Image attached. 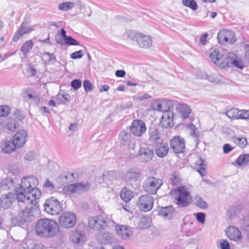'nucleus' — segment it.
I'll use <instances>...</instances> for the list:
<instances>
[{
	"instance_id": "f257e3e1",
	"label": "nucleus",
	"mask_w": 249,
	"mask_h": 249,
	"mask_svg": "<svg viewBox=\"0 0 249 249\" xmlns=\"http://www.w3.org/2000/svg\"><path fill=\"white\" fill-rule=\"evenodd\" d=\"M210 57L214 64L222 69L230 67L231 65L241 69L244 67L242 62L232 53H229L226 56H224L223 53L218 52L215 49L211 52Z\"/></svg>"
},
{
	"instance_id": "f03ea898",
	"label": "nucleus",
	"mask_w": 249,
	"mask_h": 249,
	"mask_svg": "<svg viewBox=\"0 0 249 249\" xmlns=\"http://www.w3.org/2000/svg\"><path fill=\"white\" fill-rule=\"evenodd\" d=\"M38 184L37 178L34 176L25 177L21 179L20 188L28 192L27 201L28 203L36 205V200L41 196V191L36 188Z\"/></svg>"
},
{
	"instance_id": "7ed1b4c3",
	"label": "nucleus",
	"mask_w": 249,
	"mask_h": 249,
	"mask_svg": "<svg viewBox=\"0 0 249 249\" xmlns=\"http://www.w3.org/2000/svg\"><path fill=\"white\" fill-rule=\"evenodd\" d=\"M35 231L40 237H52L58 232L59 227L54 220L42 218L37 222L35 227Z\"/></svg>"
},
{
	"instance_id": "20e7f679",
	"label": "nucleus",
	"mask_w": 249,
	"mask_h": 249,
	"mask_svg": "<svg viewBox=\"0 0 249 249\" xmlns=\"http://www.w3.org/2000/svg\"><path fill=\"white\" fill-rule=\"evenodd\" d=\"M88 226L90 229L96 231L105 230L108 226L107 217L104 214L90 217L89 218Z\"/></svg>"
},
{
	"instance_id": "39448f33",
	"label": "nucleus",
	"mask_w": 249,
	"mask_h": 249,
	"mask_svg": "<svg viewBox=\"0 0 249 249\" xmlns=\"http://www.w3.org/2000/svg\"><path fill=\"white\" fill-rule=\"evenodd\" d=\"M174 193L175 200L178 206L185 207L191 203L192 198L190 193L186 187L179 186L175 190Z\"/></svg>"
},
{
	"instance_id": "423d86ee",
	"label": "nucleus",
	"mask_w": 249,
	"mask_h": 249,
	"mask_svg": "<svg viewBox=\"0 0 249 249\" xmlns=\"http://www.w3.org/2000/svg\"><path fill=\"white\" fill-rule=\"evenodd\" d=\"M44 207L45 211L52 215H57L63 210V205L53 197L46 200Z\"/></svg>"
},
{
	"instance_id": "0eeeda50",
	"label": "nucleus",
	"mask_w": 249,
	"mask_h": 249,
	"mask_svg": "<svg viewBox=\"0 0 249 249\" xmlns=\"http://www.w3.org/2000/svg\"><path fill=\"white\" fill-rule=\"evenodd\" d=\"M127 35L129 38L137 41L138 45L142 48H147L152 45V39L149 36L143 35L135 31L128 32Z\"/></svg>"
},
{
	"instance_id": "6e6552de",
	"label": "nucleus",
	"mask_w": 249,
	"mask_h": 249,
	"mask_svg": "<svg viewBox=\"0 0 249 249\" xmlns=\"http://www.w3.org/2000/svg\"><path fill=\"white\" fill-rule=\"evenodd\" d=\"M162 181L154 177L147 178L144 181L143 188L148 193L155 194L162 185Z\"/></svg>"
},
{
	"instance_id": "1a4fd4ad",
	"label": "nucleus",
	"mask_w": 249,
	"mask_h": 249,
	"mask_svg": "<svg viewBox=\"0 0 249 249\" xmlns=\"http://www.w3.org/2000/svg\"><path fill=\"white\" fill-rule=\"evenodd\" d=\"M175 103L174 101L157 99L151 104V107L153 110L163 113L167 110H171L174 108Z\"/></svg>"
},
{
	"instance_id": "9d476101",
	"label": "nucleus",
	"mask_w": 249,
	"mask_h": 249,
	"mask_svg": "<svg viewBox=\"0 0 249 249\" xmlns=\"http://www.w3.org/2000/svg\"><path fill=\"white\" fill-rule=\"evenodd\" d=\"M90 184L89 183H75L71 184L65 186L62 190L63 193L66 195H71L74 193H80L87 191L89 188Z\"/></svg>"
},
{
	"instance_id": "9b49d317",
	"label": "nucleus",
	"mask_w": 249,
	"mask_h": 249,
	"mask_svg": "<svg viewBox=\"0 0 249 249\" xmlns=\"http://www.w3.org/2000/svg\"><path fill=\"white\" fill-rule=\"evenodd\" d=\"M75 214L71 212H65L62 213L59 220L60 225L65 228H71L76 223Z\"/></svg>"
},
{
	"instance_id": "f8f14e48",
	"label": "nucleus",
	"mask_w": 249,
	"mask_h": 249,
	"mask_svg": "<svg viewBox=\"0 0 249 249\" xmlns=\"http://www.w3.org/2000/svg\"><path fill=\"white\" fill-rule=\"evenodd\" d=\"M154 199L149 195H142L139 197L137 205L139 209L144 212L150 211L153 205Z\"/></svg>"
},
{
	"instance_id": "ddd939ff",
	"label": "nucleus",
	"mask_w": 249,
	"mask_h": 249,
	"mask_svg": "<svg viewBox=\"0 0 249 249\" xmlns=\"http://www.w3.org/2000/svg\"><path fill=\"white\" fill-rule=\"evenodd\" d=\"M137 156L142 162H148L152 160L154 156L153 149L147 145L141 146Z\"/></svg>"
},
{
	"instance_id": "4468645a",
	"label": "nucleus",
	"mask_w": 249,
	"mask_h": 249,
	"mask_svg": "<svg viewBox=\"0 0 249 249\" xmlns=\"http://www.w3.org/2000/svg\"><path fill=\"white\" fill-rule=\"evenodd\" d=\"M217 39L221 44H232L236 41L234 32L227 30L221 31L217 35Z\"/></svg>"
},
{
	"instance_id": "2eb2a0df",
	"label": "nucleus",
	"mask_w": 249,
	"mask_h": 249,
	"mask_svg": "<svg viewBox=\"0 0 249 249\" xmlns=\"http://www.w3.org/2000/svg\"><path fill=\"white\" fill-rule=\"evenodd\" d=\"M27 132L24 129L17 131L13 137V142L18 149L22 147L27 140Z\"/></svg>"
},
{
	"instance_id": "dca6fc26",
	"label": "nucleus",
	"mask_w": 249,
	"mask_h": 249,
	"mask_svg": "<svg viewBox=\"0 0 249 249\" xmlns=\"http://www.w3.org/2000/svg\"><path fill=\"white\" fill-rule=\"evenodd\" d=\"M130 130L134 135L140 137L146 131V127L142 120H134L130 126Z\"/></svg>"
},
{
	"instance_id": "f3484780",
	"label": "nucleus",
	"mask_w": 249,
	"mask_h": 249,
	"mask_svg": "<svg viewBox=\"0 0 249 249\" xmlns=\"http://www.w3.org/2000/svg\"><path fill=\"white\" fill-rule=\"evenodd\" d=\"M171 148L176 153H180L183 152L185 148V141L179 136L175 137L171 140Z\"/></svg>"
},
{
	"instance_id": "a211bd4d",
	"label": "nucleus",
	"mask_w": 249,
	"mask_h": 249,
	"mask_svg": "<svg viewBox=\"0 0 249 249\" xmlns=\"http://www.w3.org/2000/svg\"><path fill=\"white\" fill-rule=\"evenodd\" d=\"M225 232L228 237L231 240L239 242L242 239V236L240 231L235 227L230 226L226 230Z\"/></svg>"
},
{
	"instance_id": "6ab92c4d",
	"label": "nucleus",
	"mask_w": 249,
	"mask_h": 249,
	"mask_svg": "<svg viewBox=\"0 0 249 249\" xmlns=\"http://www.w3.org/2000/svg\"><path fill=\"white\" fill-rule=\"evenodd\" d=\"M173 112L171 110H167L163 113L160 125L165 128L171 127L173 125Z\"/></svg>"
},
{
	"instance_id": "aec40b11",
	"label": "nucleus",
	"mask_w": 249,
	"mask_h": 249,
	"mask_svg": "<svg viewBox=\"0 0 249 249\" xmlns=\"http://www.w3.org/2000/svg\"><path fill=\"white\" fill-rule=\"evenodd\" d=\"M35 212V208L31 206L30 208H26L22 209L19 213V216L21 220L24 222L29 221L31 218L34 216Z\"/></svg>"
},
{
	"instance_id": "412c9836",
	"label": "nucleus",
	"mask_w": 249,
	"mask_h": 249,
	"mask_svg": "<svg viewBox=\"0 0 249 249\" xmlns=\"http://www.w3.org/2000/svg\"><path fill=\"white\" fill-rule=\"evenodd\" d=\"M97 239L101 244H111L114 240V237L112 233L107 232H101L97 236Z\"/></svg>"
},
{
	"instance_id": "4be33fe9",
	"label": "nucleus",
	"mask_w": 249,
	"mask_h": 249,
	"mask_svg": "<svg viewBox=\"0 0 249 249\" xmlns=\"http://www.w3.org/2000/svg\"><path fill=\"white\" fill-rule=\"evenodd\" d=\"M115 230L117 234L124 239H127L129 238L131 233L130 228L124 225H117Z\"/></svg>"
},
{
	"instance_id": "5701e85b",
	"label": "nucleus",
	"mask_w": 249,
	"mask_h": 249,
	"mask_svg": "<svg viewBox=\"0 0 249 249\" xmlns=\"http://www.w3.org/2000/svg\"><path fill=\"white\" fill-rule=\"evenodd\" d=\"M169 147L166 143H158L155 148V154L159 158L165 157L168 152Z\"/></svg>"
},
{
	"instance_id": "b1692460",
	"label": "nucleus",
	"mask_w": 249,
	"mask_h": 249,
	"mask_svg": "<svg viewBox=\"0 0 249 249\" xmlns=\"http://www.w3.org/2000/svg\"><path fill=\"white\" fill-rule=\"evenodd\" d=\"M32 30V28L27 26L24 22H23L19 29L15 33L13 40L14 41H17L24 34L29 33Z\"/></svg>"
},
{
	"instance_id": "393cba45",
	"label": "nucleus",
	"mask_w": 249,
	"mask_h": 249,
	"mask_svg": "<svg viewBox=\"0 0 249 249\" xmlns=\"http://www.w3.org/2000/svg\"><path fill=\"white\" fill-rule=\"evenodd\" d=\"M158 211L160 215L168 219L171 218L174 213V208L171 206L159 207Z\"/></svg>"
},
{
	"instance_id": "a878e982",
	"label": "nucleus",
	"mask_w": 249,
	"mask_h": 249,
	"mask_svg": "<svg viewBox=\"0 0 249 249\" xmlns=\"http://www.w3.org/2000/svg\"><path fill=\"white\" fill-rule=\"evenodd\" d=\"M1 148L2 151L5 153H10L17 148L13 141L9 140H4L1 142Z\"/></svg>"
},
{
	"instance_id": "bb28decb",
	"label": "nucleus",
	"mask_w": 249,
	"mask_h": 249,
	"mask_svg": "<svg viewBox=\"0 0 249 249\" xmlns=\"http://www.w3.org/2000/svg\"><path fill=\"white\" fill-rule=\"evenodd\" d=\"M70 239L74 244H81L85 241V236L81 232L73 231L71 233Z\"/></svg>"
},
{
	"instance_id": "cd10ccee",
	"label": "nucleus",
	"mask_w": 249,
	"mask_h": 249,
	"mask_svg": "<svg viewBox=\"0 0 249 249\" xmlns=\"http://www.w3.org/2000/svg\"><path fill=\"white\" fill-rule=\"evenodd\" d=\"M241 211V207L238 205L232 206L227 211V216L230 219H235Z\"/></svg>"
},
{
	"instance_id": "c85d7f7f",
	"label": "nucleus",
	"mask_w": 249,
	"mask_h": 249,
	"mask_svg": "<svg viewBox=\"0 0 249 249\" xmlns=\"http://www.w3.org/2000/svg\"><path fill=\"white\" fill-rule=\"evenodd\" d=\"M131 135L125 131H122L119 135V141L121 145H128L131 142Z\"/></svg>"
},
{
	"instance_id": "c756f323",
	"label": "nucleus",
	"mask_w": 249,
	"mask_h": 249,
	"mask_svg": "<svg viewBox=\"0 0 249 249\" xmlns=\"http://www.w3.org/2000/svg\"><path fill=\"white\" fill-rule=\"evenodd\" d=\"M12 195L8 193V194L3 195L0 198V203L1 207L7 209L9 208L13 203Z\"/></svg>"
},
{
	"instance_id": "7c9ffc66",
	"label": "nucleus",
	"mask_w": 249,
	"mask_h": 249,
	"mask_svg": "<svg viewBox=\"0 0 249 249\" xmlns=\"http://www.w3.org/2000/svg\"><path fill=\"white\" fill-rule=\"evenodd\" d=\"M176 108L179 112L181 117L183 119L188 118L191 113V109L189 107L185 104H178Z\"/></svg>"
},
{
	"instance_id": "2f4dec72",
	"label": "nucleus",
	"mask_w": 249,
	"mask_h": 249,
	"mask_svg": "<svg viewBox=\"0 0 249 249\" xmlns=\"http://www.w3.org/2000/svg\"><path fill=\"white\" fill-rule=\"evenodd\" d=\"M120 197L125 202L129 201L133 197V193L127 188H123L120 192Z\"/></svg>"
},
{
	"instance_id": "473e14b6",
	"label": "nucleus",
	"mask_w": 249,
	"mask_h": 249,
	"mask_svg": "<svg viewBox=\"0 0 249 249\" xmlns=\"http://www.w3.org/2000/svg\"><path fill=\"white\" fill-rule=\"evenodd\" d=\"M149 139L153 141L156 142L160 139L161 133L159 129L152 128L149 129Z\"/></svg>"
},
{
	"instance_id": "72a5a7b5",
	"label": "nucleus",
	"mask_w": 249,
	"mask_h": 249,
	"mask_svg": "<svg viewBox=\"0 0 249 249\" xmlns=\"http://www.w3.org/2000/svg\"><path fill=\"white\" fill-rule=\"evenodd\" d=\"M75 6L74 2L66 1L60 3L58 5V9L62 11H68L71 10Z\"/></svg>"
},
{
	"instance_id": "f704fd0d",
	"label": "nucleus",
	"mask_w": 249,
	"mask_h": 249,
	"mask_svg": "<svg viewBox=\"0 0 249 249\" xmlns=\"http://www.w3.org/2000/svg\"><path fill=\"white\" fill-rule=\"evenodd\" d=\"M195 205L201 209H206L208 207V204L199 196H196L194 198Z\"/></svg>"
},
{
	"instance_id": "c9c22d12",
	"label": "nucleus",
	"mask_w": 249,
	"mask_h": 249,
	"mask_svg": "<svg viewBox=\"0 0 249 249\" xmlns=\"http://www.w3.org/2000/svg\"><path fill=\"white\" fill-rule=\"evenodd\" d=\"M151 220L150 217L143 216L140 218L139 226L142 229H146L151 226Z\"/></svg>"
},
{
	"instance_id": "e433bc0d",
	"label": "nucleus",
	"mask_w": 249,
	"mask_h": 249,
	"mask_svg": "<svg viewBox=\"0 0 249 249\" xmlns=\"http://www.w3.org/2000/svg\"><path fill=\"white\" fill-rule=\"evenodd\" d=\"M235 163L239 166L249 164V154L240 155L236 160Z\"/></svg>"
},
{
	"instance_id": "4c0bfd02",
	"label": "nucleus",
	"mask_w": 249,
	"mask_h": 249,
	"mask_svg": "<svg viewBox=\"0 0 249 249\" xmlns=\"http://www.w3.org/2000/svg\"><path fill=\"white\" fill-rule=\"evenodd\" d=\"M204 160L201 158H199L196 161V164L199 167L197 170V172L201 176H204L206 174L205 166L206 164L204 163Z\"/></svg>"
},
{
	"instance_id": "58836bf2",
	"label": "nucleus",
	"mask_w": 249,
	"mask_h": 249,
	"mask_svg": "<svg viewBox=\"0 0 249 249\" xmlns=\"http://www.w3.org/2000/svg\"><path fill=\"white\" fill-rule=\"evenodd\" d=\"M232 140L234 143L242 148L245 147L247 144V140L245 137L233 136Z\"/></svg>"
},
{
	"instance_id": "ea45409f",
	"label": "nucleus",
	"mask_w": 249,
	"mask_h": 249,
	"mask_svg": "<svg viewBox=\"0 0 249 249\" xmlns=\"http://www.w3.org/2000/svg\"><path fill=\"white\" fill-rule=\"evenodd\" d=\"M240 110L237 108H232L228 110L226 112L227 116L231 119H239Z\"/></svg>"
},
{
	"instance_id": "a19ab883",
	"label": "nucleus",
	"mask_w": 249,
	"mask_h": 249,
	"mask_svg": "<svg viewBox=\"0 0 249 249\" xmlns=\"http://www.w3.org/2000/svg\"><path fill=\"white\" fill-rule=\"evenodd\" d=\"M141 174L138 171H130L128 172L125 176L126 179L132 181H136L140 177Z\"/></svg>"
},
{
	"instance_id": "79ce46f5",
	"label": "nucleus",
	"mask_w": 249,
	"mask_h": 249,
	"mask_svg": "<svg viewBox=\"0 0 249 249\" xmlns=\"http://www.w3.org/2000/svg\"><path fill=\"white\" fill-rule=\"evenodd\" d=\"M27 194L28 192L20 188L17 189L16 190L17 198L19 201L23 202L25 199L27 200Z\"/></svg>"
},
{
	"instance_id": "37998d69",
	"label": "nucleus",
	"mask_w": 249,
	"mask_h": 249,
	"mask_svg": "<svg viewBox=\"0 0 249 249\" xmlns=\"http://www.w3.org/2000/svg\"><path fill=\"white\" fill-rule=\"evenodd\" d=\"M14 182L13 179L7 178L2 180L1 183V188L3 190H8L13 186Z\"/></svg>"
},
{
	"instance_id": "c03bdc74",
	"label": "nucleus",
	"mask_w": 249,
	"mask_h": 249,
	"mask_svg": "<svg viewBox=\"0 0 249 249\" xmlns=\"http://www.w3.org/2000/svg\"><path fill=\"white\" fill-rule=\"evenodd\" d=\"M116 175L114 171H108L104 173L102 175L103 181L106 182L111 181L116 178Z\"/></svg>"
},
{
	"instance_id": "a18cd8bd",
	"label": "nucleus",
	"mask_w": 249,
	"mask_h": 249,
	"mask_svg": "<svg viewBox=\"0 0 249 249\" xmlns=\"http://www.w3.org/2000/svg\"><path fill=\"white\" fill-rule=\"evenodd\" d=\"M209 81L213 83H218L222 81V77L218 73H213L207 76Z\"/></svg>"
},
{
	"instance_id": "49530a36",
	"label": "nucleus",
	"mask_w": 249,
	"mask_h": 249,
	"mask_svg": "<svg viewBox=\"0 0 249 249\" xmlns=\"http://www.w3.org/2000/svg\"><path fill=\"white\" fill-rule=\"evenodd\" d=\"M182 3L184 6L189 7L194 11L196 10L198 8L197 4L195 0H182Z\"/></svg>"
},
{
	"instance_id": "de8ad7c7",
	"label": "nucleus",
	"mask_w": 249,
	"mask_h": 249,
	"mask_svg": "<svg viewBox=\"0 0 249 249\" xmlns=\"http://www.w3.org/2000/svg\"><path fill=\"white\" fill-rule=\"evenodd\" d=\"M33 46V43L32 40L27 41L23 44L21 50L24 56H26L29 51L32 49Z\"/></svg>"
},
{
	"instance_id": "09e8293b",
	"label": "nucleus",
	"mask_w": 249,
	"mask_h": 249,
	"mask_svg": "<svg viewBox=\"0 0 249 249\" xmlns=\"http://www.w3.org/2000/svg\"><path fill=\"white\" fill-rule=\"evenodd\" d=\"M151 97V96L147 93L143 94H138L133 97V100L135 103H138L143 100L148 99Z\"/></svg>"
},
{
	"instance_id": "8fccbe9b",
	"label": "nucleus",
	"mask_w": 249,
	"mask_h": 249,
	"mask_svg": "<svg viewBox=\"0 0 249 249\" xmlns=\"http://www.w3.org/2000/svg\"><path fill=\"white\" fill-rule=\"evenodd\" d=\"M241 228L245 231L249 230V215H246L243 217L240 222Z\"/></svg>"
},
{
	"instance_id": "3c124183",
	"label": "nucleus",
	"mask_w": 249,
	"mask_h": 249,
	"mask_svg": "<svg viewBox=\"0 0 249 249\" xmlns=\"http://www.w3.org/2000/svg\"><path fill=\"white\" fill-rule=\"evenodd\" d=\"M128 145L130 157L131 158H133L135 157L136 156H137L138 153H137V150L136 149V144L134 142H130L129 144H128Z\"/></svg>"
},
{
	"instance_id": "603ef678",
	"label": "nucleus",
	"mask_w": 249,
	"mask_h": 249,
	"mask_svg": "<svg viewBox=\"0 0 249 249\" xmlns=\"http://www.w3.org/2000/svg\"><path fill=\"white\" fill-rule=\"evenodd\" d=\"M196 220L201 224H204L205 222L206 214L204 213H197L194 214Z\"/></svg>"
},
{
	"instance_id": "864d4df0",
	"label": "nucleus",
	"mask_w": 249,
	"mask_h": 249,
	"mask_svg": "<svg viewBox=\"0 0 249 249\" xmlns=\"http://www.w3.org/2000/svg\"><path fill=\"white\" fill-rule=\"evenodd\" d=\"M10 108L8 106H0V117L6 116L10 113Z\"/></svg>"
},
{
	"instance_id": "5fc2aeb1",
	"label": "nucleus",
	"mask_w": 249,
	"mask_h": 249,
	"mask_svg": "<svg viewBox=\"0 0 249 249\" xmlns=\"http://www.w3.org/2000/svg\"><path fill=\"white\" fill-rule=\"evenodd\" d=\"M64 44L69 45H79L80 43L76 40L72 38L71 36H68L65 40H64Z\"/></svg>"
},
{
	"instance_id": "6e6d98bb",
	"label": "nucleus",
	"mask_w": 249,
	"mask_h": 249,
	"mask_svg": "<svg viewBox=\"0 0 249 249\" xmlns=\"http://www.w3.org/2000/svg\"><path fill=\"white\" fill-rule=\"evenodd\" d=\"M188 128L191 131L190 134L192 137L195 138H198L199 136V132L197 131V129L195 127V126L192 124L190 123L188 125Z\"/></svg>"
},
{
	"instance_id": "4d7b16f0",
	"label": "nucleus",
	"mask_w": 249,
	"mask_h": 249,
	"mask_svg": "<svg viewBox=\"0 0 249 249\" xmlns=\"http://www.w3.org/2000/svg\"><path fill=\"white\" fill-rule=\"evenodd\" d=\"M36 70L34 68L31 66H29L26 69L25 74L27 77H30L34 76L36 74Z\"/></svg>"
},
{
	"instance_id": "13d9d810",
	"label": "nucleus",
	"mask_w": 249,
	"mask_h": 249,
	"mask_svg": "<svg viewBox=\"0 0 249 249\" xmlns=\"http://www.w3.org/2000/svg\"><path fill=\"white\" fill-rule=\"evenodd\" d=\"M172 182L174 185H178L180 182V178L177 173H174L171 178Z\"/></svg>"
},
{
	"instance_id": "bf43d9fd",
	"label": "nucleus",
	"mask_w": 249,
	"mask_h": 249,
	"mask_svg": "<svg viewBox=\"0 0 249 249\" xmlns=\"http://www.w3.org/2000/svg\"><path fill=\"white\" fill-rule=\"evenodd\" d=\"M36 153L34 151H30L26 154L24 159L26 160L32 161L36 159Z\"/></svg>"
},
{
	"instance_id": "052dcab7",
	"label": "nucleus",
	"mask_w": 249,
	"mask_h": 249,
	"mask_svg": "<svg viewBox=\"0 0 249 249\" xmlns=\"http://www.w3.org/2000/svg\"><path fill=\"white\" fill-rule=\"evenodd\" d=\"M84 54L82 50H79L72 53L71 57L73 59H79L83 57Z\"/></svg>"
},
{
	"instance_id": "680f3d73",
	"label": "nucleus",
	"mask_w": 249,
	"mask_h": 249,
	"mask_svg": "<svg viewBox=\"0 0 249 249\" xmlns=\"http://www.w3.org/2000/svg\"><path fill=\"white\" fill-rule=\"evenodd\" d=\"M82 82L79 79H75L71 81V86L74 89H77L81 87Z\"/></svg>"
},
{
	"instance_id": "e2e57ef3",
	"label": "nucleus",
	"mask_w": 249,
	"mask_h": 249,
	"mask_svg": "<svg viewBox=\"0 0 249 249\" xmlns=\"http://www.w3.org/2000/svg\"><path fill=\"white\" fill-rule=\"evenodd\" d=\"M239 119L249 120V110H240Z\"/></svg>"
},
{
	"instance_id": "0e129e2a",
	"label": "nucleus",
	"mask_w": 249,
	"mask_h": 249,
	"mask_svg": "<svg viewBox=\"0 0 249 249\" xmlns=\"http://www.w3.org/2000/svg\"><path fill=\"white\" fill-rule=\"evenodd\" d=\"M14 115L15 117L19 121L23 120L25 118L24 113L19 110L16 111Z\"/></svg>"
},
{
	"instance_id": "69168bd1",
	"label": "nucleus",
	"mask_w": 249,
	"mask_h": 249,
	"mask_svg": "<svg viewBox=\"0 0 249 249\" xmlns=\"http://www.w3.org/2000/svg\"><path fill=\"white\" fill-rule=\"evenodd\" d=\"M43 57H46L49 62L54 61L55 60V56L53 53H45L43 54Z\"/></svg>"
},
{
	"instance_id": "338daca9",
	"label": "nucleus",
	"mask_w": 249,
	"mask_h": 249,
	"mask_svg": "<svg viewBox=\"0 0 249 249\" xmlns=\"http://www.w3.org/2000/svg\"><path fill=\"white\" fill-rule=\"evenodd\" d=\"M83 87L86 91H89L92 90V85L89 81L85 80L83 83Z\"/></svg>"
},
{
	"instance_id": "774afa93",
	"label": "nucleus",
	"mask_w": 249,
	"mask_h": 249,
	"mask_svg": "<svg viewBox=\"0 0 249 249\" xmlns=\"http://www.w3.org/2000/svg\"><path fill=\"white\" fill-rule=\"evenodd\" d=\"M220 247L221 249H230V244L226 240H222L220 241Z\"/></svg>"
}]
</instances>
